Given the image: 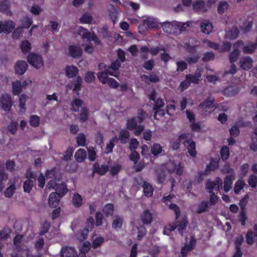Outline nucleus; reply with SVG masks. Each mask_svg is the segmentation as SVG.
Returning <instances> with one entry per match:
<instances>
[{"instance_id":"nucleus-1","label":"nucleus","mask_w":257,"mask_h":257,"mask_svg":"<svg viewBox=\"0 0 257 257\" xmlns=\"http://www.w3.org/2000/svg\"><path fill=\"white\" fill-rule=\"evenodd\" d=\"M13 100L11 96L8 93L2 94L0 97V107L3 110L9 112L13 105Z\"/></svg>"},{"instance_id":"nucleus-2","label":"nucleus","mask_w":257,"mask_h":257,"mask_svg":"<svg viewBox=\"0 0 257 257\" xmlns=\"http://www.w3.org/2000/svg\"><path fill=\"white\" fill-rule=\"evenodd\" d=\"M161 26L163 31L168 34L174 33L175 30H177L182 31L183 28V27L179 25L177 21H166L163 23Z\"/></svg>"},{"instance_id":"nucleus-3","label":"nucleus","mask_w":257,"mask_h":257,"mask_svg":"<svg viewBox=\"0 0 257 257\" xmlns=\"http://www.w3.org/2000/svg\"><path fill=\"white\" fill-rule=\"evenodd\" d=\"M244 45V43L242 40H238L233 44V50L230 53L229 55V59L231 63L236 62L240 55L239 48H241Z\"/></svg>"},{"instance_id":"nucleus-4","label":"nucleus","mask_w":257,"mask_h":257,"mask_svg":"<svg viewBox=\"0 0 257 257\" xmlns=\"http://www.w3.org/2000/svg\"><path fill=\"white\" fill-rule=\"evenodd\" d=\"M28 62L36 68H40L43 65L42 57L38 54L31 53L27 56Z\"/></svg>"},{"instance_id":"nucleus-5","label":"nucleus","mask_w":257,"mask_h":257,"mask_svg":"<svg viewBox=\"0 0 257 257\" xmlns=\"http://www.w3.org/2000/svg\"><path fill=\"white\" fill-rule=\"evenodd\" d=\"M185 140L187 142H185V146L188 150V153L189 155L192 157H195L197 155V152L196 150V144L191 138H189V134H187L186 139Z\"/></svg>"},{"instance_id":"nucleus-6","label":"nucleus","mask_w":257,"mask_h":257,"mask_svg":"<svg viewBox=\"0 0 257 257\" xmlns=\"http://www.w3.org/2000/svg\"><path fill=\"white\" fill-rule=\"evenodd\" d=\"M15 27V23L12 20L0 21V33L6 32L10 33Z\"/></svg>"},{"instance_id":"nucleus-7","label":"nucleus","mask_w":257,"mask_h":257,"mask_svg":"<svg viewBox=\"0 0 257 257\" xmlns=\"http://www.w3.org/2000/svg\"><path fill=\"white\" fill-rule=\"evenodd\" d=\"M196 243V239L194 237H191L189 243H186L181 250L182 257H187L189 251L192 250Z\"/></svg>"},{"instance_id":"nucleus-8","label":"nucleus","mask_w":257,"mask_h":257,"mask_svg":"<svg viewBox=\"0 0 257 257\" xmlns=\"http://www.w3.org/2000/svg\"><path fill=\"white\" fill-rule=\"evenodd\" d=\"M68 51L69 55L74 58L78 59L82 56V50L79 46L70 45Z\"/></svg>"},{"instance_id":"nucleus-9","label":"nucleus","mask_w":257,"mask_h":257,"mask_svg":"<svg viewBox=\"0 0 257 257\" xmlns=\"http://www.w3.org/2000/svg\"><path fill=\"white\" fill-rule=\"evenodd\" d=\"M187 134L184 133L180 135L178 139L173 141L171 143V147L173 150H178L180 148V143H181L184 146H185V142L187 141L186 139Z\"/></svg>"},{"instance_id":"nucleus-10","label":"nucleus","mask_w":257,"mask_h":257,"mask_svg":"<svg viewBox=\"0 0 257 257\" xmlns=\"http://www.w3.org/2000/svg\"><path fill=\"white\" fill-rule=\"evenodd\" d=\"M61 257H78L77 252L72 247H63L61 250Z\"/></svg>"},{"instance_id":"nucleus-11","label":"nucleus","mask_w":257,"mask_h":257,"mask_svg":"<svg viewBox=\"0 0 257 257\" xmlns=\"http://www.w3.org/2000/svg\"><path fill=\"white\" fill-rule=\"evenodd\" d=\"M108 171V166L106 165H102L100 166L98 163H95L93 165L92 174H98L100 176H103Z\"/></svg>"},{"instance_id":"nucleus-12","label":"nucleus","mask_w":257,"mask_h":257,"mask_svg":"<svg viewBox=\"0 0 257 257\" xmlns=\"http://www.w3.org/2000/svg\"><path fill=\"white\" fill-rule=\"evenodd\" d=\"M240 67L245 70H248L252 66L253 60L250 56L242 57L239 61Z\"/></svg>"},{"instance_id":"nucleus-13","label":"nucleus","mask_w":257,"mask_h":257,"mask_svg":"<svg viewBox=\"0 0 257 257\" xmlns=\"http://www.w3.org/2000/svg\"><path fill=\"white\" fill-rule=\"evenodd\" d=\"M61 196L57 192L51 193L49 197L48 203L50 207H56L58 206Z\"/></svg>"},{"instance_id":"nucleus-14","label":"nucleus","mask_w":257,"mask_h":257,"mask_svg":"<svg viewBox=\"0 0 257 257\" xmlns=\"http://www.w3.org/2000/svg\"><path fill=\"white\" fill-rule=\"evenodd\" d=\"M27 68L28 64L24 61H18L15 66L16 73L20 75L24 74L27 70Z\"/></svg>"},{"instance_id":"nucleus-15","label":"nucleus","mask_w":257,"mask_h":257,"mask_svg":"<svg viewBox=\"0 0 257 257\" xmlns=\"http://www.w3.org/2000/svg\"><path fill=\"white\" fill-rule=\"evenodd\" d=\"M140 51L142 53H147L149 52L153 56H156L160 51H165V48L159 46L153 47L149 49L147 46L141 47Z\"/></svg>"},{"instance_id":"nucleus-16","label":"nucleus","mask_w":257,"mask_h":257,"mask_svg":"<svg viewBox=\"0 0 257 257\" xmlns=\"http://www.w3.org/2000/svg\"><path fill=\"white\" fill-rule=\"evenodd\" d=\"M0 12L12 16L13 13L10 9V3L8 0H4L0 2Z\"/></svg>"},{"instance_id":"nucleus-17","label":"nucleus","mask_w":257,"mask_h":257,"mask_svg":"<svg viewBox=\"0 0 257 257\" xmlns=\"http://www.w3.org/2000/svg\"><path fill=\"white\" fill-rule=\"evenodd\" d=\"M235 178L234 174L227 175L224 179V190L225 192H228L232 187L233 180Z\"/></svg>"},{"instance_id":"nucleus-18","label":"nucleus","mask_w":257,"mask_h":257,"mask_svg":"<svg viewBox=\"0 0 257 257\" xmlns=\"http://www.w3.org/2000/svg\"><path fill=\"white\" fill-rule=\"evenodd\" d=\"M201 77V73L200 71H196L194 74H189L185 76V79L190 83H198Z\"/></svg>"},{"instance_id":"nucleus-19","label":"nucleus","mask_w":257,"mask_h":257,"mask_svg":"<svg viewBox=\"0 0 257 257\" xmlns=\"http://www.w3.org/2000/svg\"><path fill=\"white\" fill-rule=\"evenodd\" d=\"M200 27L201 31L206 34H210L213 29L212 24L206 20H204L201 22Z\"/></svg>"},{"instance_id":"nucleus-20","label":"nucleus","mask_w":257,"mask_h":257,"mask_svg":"<svg viewBox=\"0 0 257 257\" xmlns=\"http://www.w3.org/2000/svg\"><path fill=\"white\" fill-rule=\"evenodd\" d=\"M79 70L75 66H67L66 67V76L68 78H74L77 76Z\"/></svg>"},{"instance_id":"nucleus-21","label":"nucleus","mask_w":257,"mask_h":257,"mask_svg":"<svg viewBox=\"0 0 257 257\" xmlns=\"http://www.w3.org/2000/svg\"><path fill=\"white\" fill-rule=\"evenodd\" d=\"M143 192L145 196L150 197L153 195L154 188L147 181H144L143 185Z\"/></svg>"},{"instance_id":"nucleus-22","label":"nucleus","mask_w":257,"mask_h":257,"mask_svg":"<svg viewBox=\"0 0 257 257\" xmlns=\"http://www.w3.org/2000/svg\"><path fill=\"white\" fill-rule=\"evenodd\" d=\"M193 8L196 12H204L207 11L206 4L203 1H196L193 4Z\"/></svg>"},{"instance_id":"nucleus-23","label":"nucleus","mask_w":257,"mask_h":257,"mask_svg":"<svg viewBox=\"0 0 257 257\" xmlns=\"http://www.w3.org/2000/svg\"><path fill=\"white\" fill-rule=\"evenodd\" d=\"M86 157V152L83 149H78L75 154V159L78 163L83 162Z\"/></svg>"},{"instance_id":"nucleus-24","label":"nucleus","mask_w":257,"mask_h":257,"mask_svg":"<svg viewBox=\"0 0 257 257\" xmlns=\"http://www.w3.org/2000/svg\"><path fill=\"white\" fill-rule=\"evenodd\" d=\"M141 220L144 224H149L152 221V215L149 210H145L141 215Z\"/></svg>"},{"instance_id":"nucleus-25","label":"nucleus","mask_w":257,"mask_h":257,"mask_svg":"<svg viewBox=\"0 0 257 257\" xmlns=\"http://www.w3.org/2000/svg\"><path fill=\"white\" fill-rule=\"evenodd\" d=\"M144 24L149 29L157 28L159 27L157 20L151 17H148L145 19L144 20Z\"/></svg>"},{"instance_id":"nucleus-26","label":"nucleus","mask_w":257,"mask_h":257,"mask_svg":"<svg viewBox=\"0 0 257 257\" xmlns=\"http://www.w3.org/2000/svg\"><path fill=\"white\" fill-rule=\"evenodd\" d=\"M214 101L215 100L213 97L209 96L205 99L202 103H201L200 106L204 108H212L214 106Z\"/></svg>"},{"instance_id":"nucleus-27","label":"nucleus","mask_w":257,"mask_h":257,"mask_svg":"<svg viewBox=\"0 0 257 257\" xmlns=\"http://www.w3.org/2000/svg\"><path fill=\"white\" fill-rule=\"evenodd\" d=\"M12 91L14 95H19L22 91V83L17 80L12 82Z\"/></svg>"},{"instance_id":"nucleus-28","label":"nucleus","mask_w":257,"mask_h":257,"mask_svg":"<svg viewBox=\"0 0 257 257\" xmlns=\"http://www.w3.org/2000/svg\"><path fill=\"white\" fill-rule=\"evenodd\" d=\"M130 133L125 130H121L120 131L118 139L121 144H125L130 139Z\"/></svg>"},{"instance_id":"nucleus-29","label":"nucleus","mask_w":257,"mask_h":257,"mask_svg":"<svg viewBox=\"0 0 257 257\" xmlns=\"http://www.w3.org/2000/svg\"><path fill=\"white\" fill-rule=\"evenodd\" d=\"M20 49L24 54L29 53L31 50V43L28 40L22 41L20 44Z\"/></svg>"},{"instance_id":"nucleus-30","label":"nucleus","mask_w":257,"mask_h":257,"mask_svg":"<svg viewBox=\"0 0 257 257\" xmlns=\"http://www.w3.org/2000/svg\"><path fill=\"white\" fill-rule=\"evenodd\" d=\"M241 48L244 53L252 54L257 48V43H253L246 46L243 45Z\"/></svg>"},{"instance_id":"nucleus-31","label":"nucleus","mask_w":257,"mask_h":257,"mask_svg":"<svg viewBox=\"0 0 257 257\" xmlns=\"http://www.w3.org/2000/svg\"><path fill=\"white\" fill-rule=\"evenodd\" d=\"M82 103V100L78 98L74 99L71 103V110L74 112L78 111L79 108L81 107Z\"/></svg>"},{"instance_id":"nucleus-32","label":"nucleus","mask_w":257,"mask_h":257,"mask_svg":"<svg viewBox=\"0 0 257 257\" xmlns=\"http://www.w3.org/2000/svg\"><path fill=\"white\" fill-rule=\"evenodd\" d=\"M113 211L114 206L112 203L105 204L102 208V211L106 217L112 215L113 213Z\"/></svg>"},{"instance_id":"nucleus-33","label":"nucleus","mask_w":257,"mask_h":257,"mask_svg":"<svg viewBox=\"0 0 257 257\" xmlns=\"http://www.w3.org/2000/svg\"><path fill=\"white\" fill-rule=\"evenodd\" d=\"M88 109L86 107H82L79 114V121L82 123L86 122L88 118Z\"/></svg>"},{"instance_id":"nucleus-34","label":"nucleus","mask_w":257,"mask_h":257,"mask_svg":"<svg viewBox=\"0 0 257 257\" xmlns=\"http://www.w3.org/2000/svg\"><path fill=\"white\" fill-rule=\"evenodd\" d=\"M72 201L74 207L79 208L82 205V197L78 193H75L73 196Z\"/></svg>"},{"instance_id":"nucleus-35","label":"nucleus","mask_w":257,"mask_h":257,"mask_svg":"<svg viewBox=\"0 0 257 257\" xmlns=\"http://www.w3.org/2000/svg\"><path fill=\"white\" fill-rule=\"evenodd\" d=\"M221 159L223 161L227 160L230 156V151L229 148L227 146H223L220 152Z\"/></svg>"},{"instance_id":"nucleus-36","label":"nucleus","mask_w":257,"mask_h":257,"mask_svg":"<svg viewBox=\"0 0 257 257\" xmlns=\"http://www.w3.org/2000/svg\"><path fill=\"white\" fill-rule=\"evenodd\" d=\"M123 218L118 216H116L112 223V227L115 229H118L121 228L123 224Z\"/></svg>"},{"instance_id":"nucleus-37","label":"nucleus","mask_w":257,"mask_h":257,"mask_svg":"<svg viewBox=\"0 0 257 257\" xmlns=\"http://www.w3.org/2000/svg\"><path fill=\"white\" fill-rule=\"evenodd\" d=\"M239 33V31L236 27H233L227 32V36L230 40L236 39Z\"/></svg>"},{"instance_id":"nucleus-38","label":"nucleus","mask_w":257,"mask_h":257,"mask_svg":"<svg viewBox=\"0 0 257 257\" xmlns=\"http://www.w3.org/2000/svg\"><path fill=\"white\" fill-rule=\"evenodd\" d=\"M209 207V203L206 201H202L198 205L196 212L198 214H201L208 210Z\"/></svg>"},{"instance_id":"nucleus-39","label":"nucleus","mask_w":257,"mask_h":257,"mask_svg":"<svg viewBox=\"0 0 257 257\" xmlns=\"http://www.w3.org/2000/svg\"><path fill=\"white\" fill-rule=\"evenodd\" d=\"M176 223L177 225H178V231L181 235H182L183 230L186 228L188 225V221L186 219L183 218L180 221H178Z\"/></svg>"},{"instance_id":"nucleus-40","label":"nucleus","mask_w":257,"mask_h":257,"mask_svg":"<svg viewBox=\"0 0 257 257\" xmlns=\"http://www.w3.org/2000/svg\"><path fill=\"white\" fill-rule=\"evenodd\" d=\"M162 147L160 144L158 143H155L153 145L151 148V153L154 156H157L162 152Z\"/></svg>"},{"instance_id":"nucleus-41","label":"nucleus","mask_w":257,"mask_h":257,"mask_svg":"<svg viewBox=\"0 0 257 257\" xmlns=\"http://www.w3.org/2000/svg\"><path fill=\"white\" fill-rule=\"evenodd\" d=\"M55 190L56 191V192L59 193L62 197L67 193L68 189L66 185L64 183H62L58 184V186L55 188Z\"/></svg>"},{"instance_id":"nucleus-42","label":"nucleus","mask_w":257,"mask_h":257,"mask_svg":"<svg viewBox=\"0 0 257 257\" xmlns=\"http://www.w3.org/2000/svg\"><path fill=\"white\" fill-rule=\"evenodd\" d=\"M137 120L136 117L128 119L126 122V128L128 130H134L137 128Z\"/></svg>"},{"instance_id":"nucleus-43","label":"nucleus","mask_w":257,"mask_h":257,"mask_svg":"<svg viewBox=\"0 0 257 257\" xmlns=\"http://www.w3.org/2000/svg\"><path fill=\"white\" fill-rule=\"evenodd\" d=\"M16 189L15 183H13L8 187L4 192L5 197L7 198H11L13 196L15 192Z\"/></svg>"},{"instance_id":"nucleus-44","label":"nucleus","mask_w":257,"mask_h":257,"mask_svg":"<svg viewBox=\"0 0 257 257\" xmlns=\"http://www.w3.org/2000/svg\"><path fill=\"white\" fill-rule=\"evenodd\" d=\"M97 77L99 81L102 84L107 83L109 78L108 77V73L104 71L98 72Z\"/></svg>"},{"instance_id":"nucleus-45","label":"nucleus","mask_w":257,"mask_h":257,"mask_svg":"<svg viewBox=\"0 0 257 257\" xmlns=\"http://www.w3.org/2000/svg\"><path fill=\"white\" fill-rule=\"evenodd\" d=\"M239 221L241 223L242 226L245 225L246 220L247 219V216L246 212L244 210V206L243 205L241 206V211L239 213Z\"/></svg>"},{"instance_id":"nucleus-46","label":"nucleus","mask_w":257,"mask_h":257,"mask_svg":"<svg viewBox=\"0 0 257 257\" xmlns=\"http://www.w3.org/2000/svg\"><path fill=\"white\" fill-rule=\"evenodd\" d=\"M34 186V182L31 179L26 180L23 184L24 191L26 193H30Z\"/></svg>"},{"instance_id":"nucleus-47","label":"nucleus","mask_w":257,"mask_h":257,"mask_svg":"<svg viewBox=\"0 0 257 257\" xmlns=\"http://www.w3.org/2000/svg\"><path fill=\"white\" fill-rule=\"evenodd\" d=\"M29 123L33 127H38L40 124V117L37 115H31L30 116Z\"/></svg>"},{"instance_id":"nucleus-48","label":"nucleus","mask_w":257,"mask_h":257,"mask_svg":"<svg viewBox=\"0 0 257 257\" xmlns=\"http://www.w3.org/2000/svg\"><path fill=\"white\" fill-rule=\"evenodd\" d=\"M27 96L26 94H22L19 98V107L21 110H23V112L26 110V102L27 100Z\"/></svg>"},{"instance_id":"nucleus-49","label":"nucleus","mask_w":257,"mask_h":257,"mask_svg":"<svg viewBox=\"0 0 257 257\" xmlns=\"http://www.w3.org/2000/svg\"><path fill=\"white\" fill-rule=\"evenodd\" d=\"M245 185V183L242 180H237L234 185V191L236 194L239 192L243 189Z\"/></svg>"},{"instance_id":"nucleus-50","label":"nucleus","mask_w":257,"mask_h":257,"mask_svg":"<svg viewBox=\"0 0 257 257\" xmlns=\"http://www.w3.org/2000/svg\"><path fill=\"white\" fill-rule=\"evenodd\" d=\"M45 175L47 179H56L57 177L56 168L54 167L50 170H47Z\"/></svg>"},{"instance_id":"nucleus-51","label":"nucleus","mask_w":257,"mask_h":257,"mask_svg":"<svg viewBox=\"0 0 257 257\" xmlns=\"http://www.w3.org/2000/svg\"><path fill=\"white\" fill-rule=\"evenodd\" d=\"M82 83V78L80 76H77L74 83V87L73 89L74 92L79 91L80 90Z\"/></svg>"},{"instance_id":"nucleus-52","label":"nucleus","mask_w":257,"mask_h":257,"mask_svg":"<svg viewBox=\"0 0 257 257\" xmlns=\"http://www.w3.org/2000/svg\"><path fill=\"white\" fill-rule=\"evenodd\" d=\"M228 4L226 2H221L219 3L217 7L218 13L222 15L224 13V11L228 9Z\"/></svg>"},{"instance_id":"nucleus-53","label":"nucleus","mask_w":257,"mask_h":257,"mask_svg":"<svg viewBox=\"0 0 257 257\" xmlns=\"http://www.w3.org/2000/svg\"><path fill=\"white\" fill-rule=\"evenodd\" d=\"M76 142L79 146H85L86 143V137L84 134L79 133L76 137Z\"/></svg>"},{"instance_id":"nucleus-54","label":"nucleus","mask_w":257,"mask_h":257,"mask_svg":"<svg viewBox=\"0 0 257 257\" xmlns=\"http://www.w3.org/2000/svg\"><path fill=\"white\" fill-rule=\"evenodd\" d=\"M81 24H90L92 21V17L89 14H84L79 19Z\"/></svg>"},{"instance_id":"nucleus-55","label":"nucleus","mask_w":257,"mask_h":257,"mask_svg":"<svg viewBox=\"0 0 257 257\" xmlns=\"http://www.w3.org/2000/svg\"><path fill=\"white\" fill-rule=\"evenodd\" d=\"M18 128V123L17 121H12L8 126V131L13 135L16 134Z\"/></svg>"},{"instance_id":"nucleus-56","label":"nucleus","mask_w":257,"mask_h":257,"mask_svg":"<svg viewBox=\"0 0 257 257\" xmlns=\"http://www.w3.org/2000/svg\"><path fill=\"white\" fill-rule=\"evenodd\" d=\"M84 80L87 83H90L95 80L94 73L91 71L87 72L84 75Z\"/></svg>"},{"instance_id":"nucleus-57","label":"nucleus","mask_w":257,"mask_h":257,"mask_svg":"<svg viewBox=\"0 0 257 257\" xmlns=\"http://www.w3.org/2000/svg\"><path fill=\"white\" fill-rule=\"evenodd\" d=\"M140 158V157L139 153L136 150L132 151L129 156L130 160L132 161L134 164H136L138 162Z\"/></svg>"},{"instance_id":"nucleus-58","label":"nucleus","mask_w":257,"mask_h":257,"mask_svg":"<svg viewBox=\"0 0 257 257\" xmlns=\"http://www.w3.org/2000/svg\"><path fill=\"white\" fill-rule=\"evenodd\" d=\"M50 227V224L47 221H45L41 226V229L40 231L39 234L43 235L46 234L49 231Z\"/></svg>"},{"instance_id":"nucleus-59","label":"nucleus","mask_w":257,"mask_h":257,"mask_svg":"<svg viewBox=\"0 0 257 257\" xmlns=\"http://www.w3.org/2000/svg\"><path fill=\"white\" fill-rule=\"evenodd\" d=\"M248 183L252 188H255L257 186V176L254 175H250L248 178Z\"/></svg>"},{"instance_id":"nucleus-60","label":"nucleus","mask_w":257,"mask_h":257,"mask_svg":"<svg viewBox=\"0 0 257 257\" xmlns=\"http://www.w3.org/2000/svg\"><path fill=\"white\" fill-rule=\"evenodd\" d=\"M121 166L119 164L113 166L110 169V174L112 176L117 175L121 170Z\"/></svg>"},{"instance_id":"nucleus-61","label":"nucleus","mask_w":257,"mask_h":257,"mask_svg":"<svg viewBox=\"0 0 257 257\" xmlns=\"http://www.w3.org/2000/svg\"><path fill=\"white\" fill-rule=\"evenodd\" d=\"M244 241L243 237L242 235L237 236L234 240V245L235 249H241V246Z\"/></svg>"},{"instance_id":"nucleus-62","label":"nucleus","mask_w":257,"mask_h":257,"mask_svg":"<svg viewBox=\"0 0 257 257\" xmlns=\"http://www.w3.org/2000/svg\"><path fill=\"white\" fill-rule=\"evenodd\" d=\"M215 58V55L212 52H208L205 53L202 58V60L204 62H208L210 60H213Z\"/></svg>"},{"instance_id":"nucleus-63","label":"nucleus","mask_w":257,"mask_h":257,"mask_svg":"<svg viewBox=\"0 0 257 257\" xmlns=\"http://www.w3.org/2000/svg\"><path fill=\"white\" fill-rule=\"evenodd\" d=\"M120 66L121 62L118 59H116L111 63L110 65L108 67V69L116 71L119 69Z\"/></svg>"},{"instance_id":"nucleus-64","label":"nucleus","mask_w":257,"mask_h":257,"mask_svg":"<svg viewBox=\"0 0 257 257\" xmlns=\"http://www.w3.org/2000/svg\"><path fill=\"white\" fill-rule=\"evenodd\" d=\"M103 219V214L99 211H97L95 215V224L97 226H99L102 224Z\"/></svg>"}]
</instances>
